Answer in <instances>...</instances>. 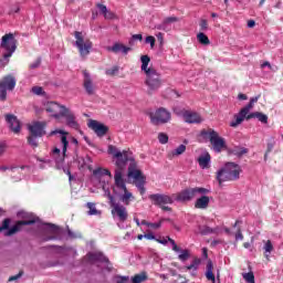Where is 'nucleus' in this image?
<instances>
[{
    "label": "nucleus",
    "mask_w": 283,
    "mask_h": 283,
    "mask_svg": "<svg viewBox=\"0 0 283 283\" xmlns=\"http://www.w3.org/2000/svg\"><path fill=\"white\" fill-rule=\"evenodd\" d=\"M251 118H258V120H260V123H263L264 125L269 123V116L260 112H254L247 116V120H251Z\"/></svg>",
    "instance_id": "29"
},
{
    "label": "nucleus",
    "mask_w": 283,
    "mask_h": 283,
    "mask_svg": "<svg viewBox=\"0 0 283 283\" xmlns=\"http://www.w3.org/2000/svg\"><path fill=\"white\" fill-rule=\"evenodd\" d=\"M74 36L76 39L75 48H77L80 56H82V59H86L90 52H92V41H90V39L85 40V38H83V32L81 31H75Z\"/></svg>",
    "instance_id": "8"
},
{
    "label": "nucleus",
    "mask_w": 283,
    "mask_h": 283,
    "mask_svg": "<svg viewBox=\"0 0 283 283\" xmlns=\"http://www.w3.org/2000/svg\"><path fill=\"white\" fill-rule=\"evenodd\" d=\"M128 178L134 179L135 187L139 190L140 196H145L147 189H145L146 178L143 171L136 169V163H132L128 167Z\"/></svg>",
    "instance_id": "5"
},
{
    "label": "nucleus",
    "mask_w": 283,
    "mask_h": 283,
    "mask_svg": "<svg viewBox=\"0 0 283 283\" xmlns=\"http://www.w3.org/2000/svg\"><path fill=\"white\" fill-rule=\"evenodd\" d=\"M31 92H33V94H35L36 96H41L43 94V87H41V86H33Z\"/></svg>",
    "instance_id": "50"
},
{
    "label": "nucleus",
    "mask_w": 283,
    "mask_h": 283,
    "mask_svg": "<svg viewBox=\"0 0 283 283\" xmlns=\"http://www.w3.org/2000/svg\"><path fill=\"white\" fill-rule=\"evenodd\" d=\"M144 238H146V240H156V235H154V233H146L144 234Z\"/></svg>",
    "instance_id": "58"
},
{
    "label": "nucleus",
    "mask_w": 283,
    "mask_h": 283,
    "mask_svg": "<svg viewBox=\"0 0 283 283\" xmlns=\"http://www.w3.org/2000/svg\"><path fill=\"white\" fill-rule=\"evenodd\" d=\"M253 109V103L249 102L248 105H245L238 115H234V120L230 123V127H238V125H241L244 122V118L247 120V116H249V112Z\"/></svg>",
    "instance_id": "15"
},
{
    "label": "nucleus",
    "mask_w": 283,
    "mask_h": 283,
    "mask_svg": "<svg viewBox=\"0 0 283 283\" xmlns=\"http://www.w3.org/2000/svg\"><path fill=\"white\" fill-rule=\"evenodd\" d=\"M248 28H255V21L254 20H250L248 22Z\"/></svg>",
    "instance_id": "64"
},
{
    "label": "nucleus",
    "mask_w": 283,
    "mask_h": 283,
    "mask_svg": "<svg viewBox=\"0 0 283 283\" xmlns=\"http://www.w3.org/2000/svg\"><path fill=\"white\" fill-rule=\"evenodd\" d=\"M197 41L201 43V45H210L211 43L209 36H207V34H205L203 32L197 34Z\"/></svg>",
    "instance_id": "36"
},
{
    "label": "nucleus",
    "mask_w": 283,
    "mask_h": 283,
    "mask_svg": "<svg viewBox=\"0 0 283 283\" xmlns=\"http://www.w3.org/2000/svg\"><path fill=\"white\" fill-rule=\"evenodd\" d=\"M210 199L207 196H201L198 198L195 202V208L196 209H207L209 207Z\"/></svg>",
    "instance_id": "30"
},
{
    "label": "nucleus",
    "mask_w": 283,
    "mask_h": 283,
    "mask_svg": "<svg viewBox=\"0 0 283 283\" xmlns=\"http://www.w3.org/2000/svg\"><path fill=\"white\" fill-rule=\"evenodd\" d=\"M115 158H117V160H116L117 169L115 170V176H116L117 172H119L120 178H123V170L125 169V167H127V160H129L128 157H127V151L124 150L122 153L120 157H115Z\"/></svg>",
    "instance_id": "22"
},
{
    "label": "nucleus",
    "mask_w": 283,
    "mask_h": 283,
    "mask_svg": "<svg viewBox=\"0 0 283 283\" xmlns=\"http://www.w3.org/2000/svg\"><path fill=\"white\" fill-rule=\"evenodd\" d=\"M0 48L6 50L7 53L3 54V59L8 60L14 52H17V39H14V34L7 33L2 36Z\"/></svg>",
    "instance_id": "9"
},
{
    "label": "nucleus",
    "mask_w": 283,
    "mask_h": 283,
    "mask_svg": "<svg viewBox=\"0 0 283 283\" xmlns=\"http://www.w3.org/2000/svg\"><path fill=\"white\" fill-rule=\"evenodd\" d=\"M41 66V57H38L33 63L29 65L30 70H36Z\"/></svg>",
    "instance_id": "51"
},
{
    "label": "nucleus",
    "mask_w": 283,
    "mask_h": 283,
    "mask_svg": "<svg viewBox=\"0 0 283 283\" xmlns=\"http://www.w3.org/2000/svg\"><path fill=\"white\" fill-rule=\"evenodd\" d=\"M201 136H209V140L217 154H220L222 149H227V142L214 129H203L201 130Z\"/></svg>",
    "instance_id": "7"
},
{
    "label": "nucleus",
    "mask_w": 283,
    "mask_h": 283,
    "mask_svg": "<svg viewBox=\"0 0 283 283\" xmlns=\"http://www.w3.org/2000/svg\"><path fill=\"white\" fill-rule=\"evenodd\" d=\"M147 272H142L139 274H135L133 277H132V282L133 283H143V282H147Z\"/></svg>",
    "instance_id": "34"
},
{
    "label": "nucleus",
    "mask_w": 283,
    "mask_h": 283,
    "mask_svg": "<svg viewBox=\"0 0 283 283\" xmlns=\"http://www.w3.org/2000/svg\"><path fill=\"white\" fill-rule=\"evenodd\" d=\"M273 147H274L273 143H269V144H268V148H266L265 151H266L268 154H271V153L273 151Z\"/></svg>",
    "instance_id": "60"
},
{
    "label": "nucleus",
    "mask_w": 283,
    "mask_h": 283,
    "mask_svg": "<svg viewBox=\"0 0 283 283\" xmlns=\"http://www.w3.org/2000/svg\"><path fill=\"white\" fill-rule=\"evenodd\" d=\"M149 200L153 202L155 207H159L161 211H171V207L166 205H174L176 200L174 195H165V193H153L148 196Z\"/></svg>",
    "instance_id": "6"
},
{
    "label": "nucleus",
    "mask_w": 283,
    "mask_h": 283,
    "mask_svg": "<svg viewBox=\"0 0 283 283\" xmlns=\"http://www.w3.org/2000/svg\"><path fill=\"white\" fill-rule=\"evenodd\" d=\"M17 87V78L12 75H7L0 81V101L8 98V92H12Z\"/></svg>",
    "instance_id": "12"
},
{
    "label": "nucleus",
    "mask_w": 283,
    "mask_h": 283,
    "mask_svg": "<svg viewBox=\"0 0 283 283\" xmlns=\"http://www.w3.org/2000/svg\"><path fill=\"white\" fill-rule=\"evenodd\" d=\"M199 25L202 32H205L206 30H209V22H207V20H201Z\"/></svg>",
    "instance_id": "52"
},
{
    "label": "nucleus",
    "mask_w": 283,
    "mask_h": 283,
    "mask_svg": "<svg viewBox=\"0 0 283 283\" xmlns=\"http://www.w3.org/2000/svg\"><path fill=\"white\" fill-rule=\"evenodd\" d=\"M263 250H264V258L269 260V258H271V252L273 251V243L271 242V240L265 241Z\"/></svg>",
    "instance_id": "35"
},
{
    "label": "nucleus",
    "mask_w": 283,
    "mask_h": 283,
    "mask_svg": "<svg viewBox=\"0 0 283 283\" xmlns=\"http://www.w3.org/2000/svg\"><path fill=\"white\" fill-rule=\"evenodd\" d=\"M140 61H142V72H145V74H147V72L156 71V69L154 67H148L149 63H151V57H149V55H142Z\"/></svg>",
    "instance_id": "27"
},
{
    "label": "nucleus",
    "mask_w": 283,
    "mask_h": 283,
    "mask_svg": "<svg viewBox=\"0 0 283 283\" xmlns=\"http://www.w3.org/2000/svg\"><path fill=\"white\" fill-rule=\"evenodd\" d=\"M6 154V145L0 144V156H3Z\"/></svg>",
    "instance_id": "62"
},
{
    "label": "nucleus",
    "mask_w": 283,
    "mask_h": 283,
    "mask_svg": "<svg viewBox=\"0 0 283 283\" xmlns=\"http://www.w3.org/2000/svg\"><path fill=\"white\" fill-rule=\"evenodd\" d=\"M168 242H170L171 247H172V251H175V253H180L178 255V260H180V262H187V260H189V258H191V252H189V250L187 249H180V247H178V244H176V241L171 238L168 237Z\"/></svg>",
    "instance_id": "18"
},
{
    "label": "nucleus",
    "mask_w": 283,
    "mask_h": 283,
    "mask_svg": "<svg viewBox=\"0 0 283 283\" xmlns=\"http://www.w3.org/2000/svg\"><path fill=\"white\" fill-rule=\"evenodd\" d=\"M87 258L90 262H105L106 264L109 262V259L101 252H90Z\"/></svg>",
    "instance_id": "26"
},
{
    "label": "nucleus",
    "mask_w": 283,
    "mask_h": 283,
    "mask_svg": "<svg viewBox=\"0 0 283 283\" xmlns=\"http://www.w3.org/2000/svg\"><path fill=\"white\" fill-rule=\"evenodd\" d=\"M242 169L235 163H228L222 169L217 172V180L219 185L227 181L240 180V172Z\"/></svg>",
    "instance_id": "1"
},
{
    "label": "nucleus",
    "mask_w": 283,
    "mask_h": 283,
    "mask_svg": "<svg viewBox=\"0 0 283 283\" xmlns=\"http://www.w3.org/2000/svg\"><path fill=\"white\" fill-rule=\"evenodd\" d=\"M199 167L201 169H207L209 167V164L211 163V155L207 153L206 155H202L198 158Z\"/></svg>",
    "instance_id": "31"
},
{
    "label": "nucleus",
    "mask_w": 283,
    "mask_h": 283,
    "mask_svg": "<svg viewBox=\"0 0 283 283\" xmlns=\"http://www.w3.org/2000/svg\"><path fill=\"white\" fill-rule=\"evenodd\" d=\"M12 222V220H10L9 218L4 219L2 221V226L0 227V233L4 232V235L7 238H10L11 235H14L15 233H19V231H21L22 227H28L30 224H35L36 220L34 219H30V220H20L17 221L13 227L10 228V223Z\"/></svg>",
    "instance_id": "3"
},
{
    "label": "nucleus",
    "mask_w": 283,
    "mask_h": 283,
    "mask_svg": "<svg viewBox=\"0 0 283 283\" xmlns=\"http://www.w3.org/2000/svg\"><path fill=\"white\" fill-rule=\"evenodd\" d=\"M82 160H83L82 167H86L90 171H92V157L86 156Z\"/></svg>",
    "instance_id": "45"
},
{
    "label": "nucleus",
    "mask_w": 283,
    "mask_h": 283,
    "mask_svg": "<svg viewBox=\"0 0 283 283\" xmlns=\"http://www.w3.org/2000/svg\"><path fill=\"white\" fill-rule=\"evenodd\" d=\"M49 231L52 235L49 237L48 240H55L56 235H59V227H56L55 224H50Z\"/></svg>",
    "instance_id": "40"
},
{
    "label": "nucleus",
    "mask_w": 283,
    "mask_h": 283,
    "mask_svg": "<svg viewBox=\"0 0 283 283\" xmlns=\"http://www.w3.org/2000/svg\"><path fill=\"white\" fill-rule=\"evenodd\" d=\"M206 277L210 282H216V275L213 274V262L211 260L207 263Z\"/></svg>",
    "instance_id": "32"
},
{
    "label": "nucleus",
    "mask_w": 283,
    "mask_h": 283,
    "mask_svg": "<svg viewBox=\"0 0 283 283\" xmlns=\"http://www.w3.org/2000/svg\"><path fill=\"white\" fill-rule=\"evenodd\" d=\"M46 126L48 124L45 122H34L32 125L28 126V129L32 136L43 138V136H45Z\"/></svg>",
    "instance_id": "17"
},
{
    "label": "nucleus",
    "mask_w": 283,
    "mask_h": 283,
    "mask_svg": "<svg viewBox=\"0 0 283 283\" xmlns=\"http://www.w3.org/2000/svg\"><path fill=\"white\" fill-rule=\"evenodd\" d=\"M199 231L201 233V235H209L211 233H216V229H212L209 226H202L199 228Z\"/></svg>",
    "instance_id": "41"
},
{
    "label": "nucleus",
    "mask_w": 283,
    "mask_h": 283,
    "mask_svg": "<svg viewBox=\"0 0 283 283\" xmlns=\"http://www.w3.org/2000/svg\"><path fill=\"white\" fill-rule=\"evenodd\" d=\"M192 264L198 269V266H200V259L199 258H195L192 260Z\"/></svg>",
    "instance_id": "61"
},
{
    "label": "nucleus",
    "mask_w": 283,
    "mask_h": 283,
    "mask_svg": "<svg viewBox=\"0 0 283 283\" xmlns=\"http://www.w3.org/2000/svg\"><path fill=\"white\" fill-rule=\"evenodd\" d=\"M106 76H116L118 74V66H113L105 71Z\"/></svg>",
    "instance_id": "46"
},
{
    "label": "nucleus",
    "mask_w": 283,
    "mask_h": 283,
    "mask_svg": "<svg viewBox=\"0 0 283 283\" xmlns=\"http://www.w3.org/2000/svg\"><path fill=\"white\" fill-rule=\"evenodd\" d=\"M97 8H98L101 14H104V17H107V7L105 4L98 3Z\"/></svg>",
    "instance_id": "53"
},
{
    "label": "nucleus",
    "mask_w": 283,
    "mask_h": 283,
    "mask_svg": "<svg viewBox=\"0 0 283 283\" xmlns=\"http://www.w3.org/2000/svg\"><path fill=\"white\" fill-rule=\"evenodd\" d=\"M107 52H113V54H118L122 52V54H127L132 52V48L125 46L123 43L116 42L113 46L106 48Z\"/></svg>",
    "instance_id": "25"
},
{
    "label": "nucleus",
    "mask_w": 283,
    "mask_h": 283,
    "mask_svg": "<svg viewBox=\"0 0 283 283\" xmlns=\"http://www.w3.org/2000/svg\"><path fill=\"white\" fill-rule=\"evenodd\" d=\"M88 127H90V129L95 132L96 135L99 137L105 136L107 134V132H109V127L105 126L104 124H101V122H98L96 119H91L88 122Z\"/></svg>",
    "instance_id": "19"
},
{
    "label": "nucleus",
    "mask_w": 283,
    "mask_h": 283,
    "mask_svg": "<svg viewBox=\"0 0 283 283\" xmlns=\"http://www.w3.org/2000/svg\"><path fill=\"white\" fill-rule=\"evenodd\" d=\"M150 229H160V227H163V221H159L157 223H149L148 226Z\"/></svg>",
    "instance_id": "55"
},
{
    "label": "nucleus",
    "mask_w": 283,
    "mask_h": 283,
    "mask_svg": "<svg viewBox=\"0 0 283 283\" xmlns=\"http://www.w3.org/2000/svg\"><path fill=\"white\" fill-rule=\"evenodd\" d=\"M169 23H178V17H168L164 19V25Z\"/></svg>",
    "instance_id": "48"
},
{
    "label": "nucleus",
    "mask_w": 283,
    "mask_h": 283,
    "mask_svg": "<svg viewBox=\"0 0 283 283\" xmlns=\"http://www.w3.org/2000/svg\"><path fill=\"white\" fill-rule=\"evenodd\" d=\"M158 140L161 145H167L169 143V136L165 133H159Z\"/></svg>",
    "instance_id": "44"
},
{
    "label": "nucleus",
    "mask_w": 283,
    "mask_h": 283,
    "mask_svg": "<svg viewBox=\"0 0 283 283\" xmlns=\"http://www.w3.org/2000/svg\"><path fill=\"white\" fill-rule=\"evenodd\" d=\"M56 134H61V143L63 145L62 151H63V156H65V154H67V146L70 145V142H67V132L65 130H61V129H55L52 130L50 133V136H56Z\"/></svg>",
    "instance_id": "24"
},
{
    "label": "nucleus",
    "mask_w": 283,
    "mask_h": 283,
    "mask_svg": "<svg viewBox=\"0 0 283 283\" xmlns=\"http://www.w3.org/2000/svg\"><path fill=\"white\" fill-rule=\"evenodd\" d=\"M83 76V87L86 94H88V96H92L94 94V83L92 82V75H90V72H87V70H84Z\"/></svg>",
    "instance_id": "20"
},
{
    "label": "nucleus",
    "mask_w": 283,
    "mask_h": 283,
    "mask_svg": "<svg viewBox=\"0 0 283 283\" xmlns=\"http://www.w3.org/2000/svg\"><path fill=\"white\" fill-rule=\"evenodd\" d=\"M132 39L133 41H143V34H134Z\"/></svg>",
    "instance_id": "59"
},
{
    "label": "nucleus",
    "mask_w": 283,
    "mask_h": 283,
    "mask_svg": "<svg viewBox=\"0 0 283 283\" xmlns=\"http://www.w3.org/2000/svg\"><path fill=\"white\" fill-rule=\"evenodd\" d=\"M145 43H149L150 48L154 49L156 45V38H154V35H148L145 39Z\"/></svg>",
    "instance_id": "47"
},
{
    "label": "nucleus",
    "mask_w": 283,
    "mask_h": 283,
    "mask_svg": "<svg viewBox=\"0 0 283 283\" xmlns=\"http://www.w3.org/2000/svg\"><path fill=\"white\" fill-rule=\"evenodd\" d=\"M242 277L247 283H255V275L253 274L252 271L243 273Z\"/></svg>",
    "instance_id": "42"
},
{
    "label": "nucleus",
    "mask_w": 283,
    "mask_h": 283,
    "mask_svg": "<svg viewBox=\"0 0 283 283\" xmlns=\"http://www.w3.org/2000/svg\"><path fill=\"white\" fill-rule=\"evenodd\" d=\"M23 276V270H21L17 275L10 276L9 282H14Z\"/></svg>",
    "instance_id": "54"
},
{
    "label": "nucleus",
    "mask_w": 283,
    "mask_h": 283,
    "mask_svg": "<svg viewBox=\"0 0 283 283\" xmlns=\"http://www.w3.org/2000/svg\"><path fill=\"white\" fill-rule=\"evenodd\" d=\"M235 241L239 242V240H244V234H242V229L237 228V232L234 233Z\"/></svg>",
    "instance_id": "49"
},
{
    "label": "nucleus",
    "mask_w": 283,
    "mask_h": 283,
    "mask_svg": "<svg viewBox=\"0 0 283 283\" xmlns=\"http://www.w3.org/2000/svg\"><path fill=\"white\" fill-rule=\"evenodd\" d=\"M207 193H209V189L207 188H186L180 192L172 193V198H175L177 202H191L193 198H198V196H207Z\"/></svg>",
    "instance_id": "2"
},
{
    "label": "nucleus",
    "mask_w": 283,
    "mask_h": 283,
    "mask_svg": "<svg viewBox=\"0 0 283 283\" xmlns=\"http://www.w3.org/2000/svg\"><path fill=\"white\" fill-rule=\"evenodd\" d=\"M149 116L153 125H165L171 120V113L165 107L158 108L155 113H150Z\"/></svg>",
    "instance_id": "13"
},
{
    "label": "nucleus",
    "mask_w": 283,
    "mask_h": 283,
    "mask_svg": "<svg viewBox=\"0 0 283 283\" xmlns=\"http://www.w3.org/2000/svg\"><path fill=\"white\" fill-rule=\"evenodd\" d=\"M108 200L112 207V211H111L112 216H114V218H117L119 222H127V218H129V212H127V208L114 201V196H112V193L109 192H108Z\"/></svg>",
    "instance_id": "10"
},
{
    "label": "nucleus",
    "mask_w": 283,
    "mask_h": 283,
    "mask_svg": "<svg viewBox=\"0 0 283 283\" xmlns=\"http://www.w3.org/2000/svg\"><path fill=\"white\" fill-rule=\"evenodd\" d=\"M185 151H187V146L185 144H181L177 148L168 153V158L171 160L178 156H182Z\"/></svg>",
    "instance_id": "28"
},
{
    "label": "nucleus",
    "mask_w": 283,
    "mask_h": 283,
    "mask_svg": "<svg viewBox=\"0 0 283 283\" xmlns=\"http://www.w3.org/2000/svg\"><path fill=\"white\" fill-rule=\"evenodd\" d=\"M44 109L45 112H48V114H51V116H53V118H61V112H63V109H67L66 106L61 105L56 102H46L44 104Z\"/></svg>",
    "instance_id": "14"
},
{
    "label": "nucleus",
    "mask_w": 283,
    "mask_h": 283,
    "mask_svg": "<svg viewBox=\"0 0 283 283\" xmlns=\"http://www.w3.org/2000/svg\"><path fill=\"white\" fill-rule=\"evenodd\" d=\"M129 282V276H119L116 283H127Z\"/></svg>",
    "instance_id": "56"
},
{
    "label": "nucleus",
    "mask_w": 283,
    "mask_h": 283,
    "mask_svg": "<svg viewBox=\"0 0 283 283\" xmlns=\"http://www.w3.org/2000/svg\"><path fill=\"white\" fill-rule=\"evenodd\" d=\"M6 120L9 124L10 129L11 132H13V134H19V132H21V122L17 118V116L12 114H7Z\"/></svg>",
    "instance_id": "21"
},
{
    "label": "nucleus",
    "mask_w": 283,
    "mask_h": 283,
    "mask_svg": "<svg viewBox=\"0 0 283 283\" xmlns=\"http://www.w3.org/2000/svg\"><path fill=\"white\" fill-rule=\"evenodd\" d=\"M115 185L117 189H122L124 193L119 197V200L126 205V207H129L132 200H135V197L129 190H127V186L125 185V179L120 177V172H116L115 175Z\"/></svg>",
    "instance_id": "11"
},
{
    "label": "nucleus",
    "mask_w": 283,
    "mask_h": 283,
    "mask_svg": "<svg viewBox=\"0 0 283 283\" xmlns=\"http://www.w3.org/2000/svg\"><path fill=\"white\" fill-rule=\"evenodd\" d=\"M238 98H239V101H247V98H249V97L245 94L240 93L238 95Z\"/></svg>",
    "instance_id": "63"
},
{
    "label": "nucleus",
    "mask_w": 283,
    "mask_h": 283,
    "mask_svg": "<svg viewBox=\"0 0 283 283\" xmlns=\"http://www.w3.org/2000/svg\"><path fill=\"white\" fill-rule=\"evenodd\" d=\"M39 136H34V135H31L29 134L27 140H28V144L33 148V149H36V147H39V140H38Z\"/></svg>",
    "instance_id": "38"
},
{
    "label": "nucleus",
    "mask_w": 283,
    "mask_h": 283,
    "mask_svg": "<svg viewBox=\"0 0 283 283\" xmlns=\"http://www.w3.org/2000/svg\"><path fill=\"white\" fill-rule=\"evenodd\" d=\"M145 85L147 86L148 96H153L163 87V78H160L158 71H147Z\"/></svg>",
    "instance_id": "4"
},
{
    "label": "nucleus",
    "mask_w": 283,
    "mask_h": 283,
    "mask_svg": "<svg viewBox=\"0 0 283 283\" xmlns=\"http://www.w3.org/2000/svg\"><path fill=\"white\" fill-rule=\"evenodd\" d=\"M157 40L159 41V43L163 45L164 41H165V34L163 33H157Z\"/></svg>",
    "instance_id": "57"
},
{
    "label": "nucleus",
    "mask_w": 283,
    "mask_h": 283,
    "mask_svg": "<svg viewBox=\"0 0 283 283\" xmlns=\"http://www.w3.org/2000/svg\"><path fill=\"white\" fill-rule=\"evenodd\" d=\"M61 118H65L67 127H72V129H78L80 125L76 120V115L70 108H63L61 112Z\"/></svg>",
    "instance_id": "16"
},
{
    "label": "nucleus",
    "mask_w": 283,
    "mask_h": 283,
    "mask_svg": "<svg viewBox=\"0 0 283 283\" xmlns=\"http://www.w3.org/2000/svg\"><path fill=\"white\" fill-rule=\"evenodd\" d=\"M184 120L185 123H189V124H200L202 123V117L198 113L185 111Z\"/></svg>",
    "instance_id": "23"
},
{
    "label": "nucleus",
    "mask_w": 283,
    "mask_h": 283,
    "mask_svg": "<svg viewBox=\"0 0 283 283\" xmlns=\"http://www.w3.org/2000/svg\"><path fill=\"white\" fill-rule=\"evenodd\" d=\"M93 176H95V178H101V176H109V178H112V172L109 169L97 168L93 170Z\"/></svg>",
    "instance_id": "33"
},
{
    "label": "nucleus",
    "mask_w": 283,
    "mask_h": 283,
    "mask_svg": "<svg viewBox=\"0 0 283 283\" xmlns=\"http://www.w3.org/2000/svg\"><path fill=\"white\" fill-rule=\"evenodd\" d=\"M230 154H232L233 156H238L239 158H242L244 154H249V149L235 147L232 150H230Z\"/></svg>",
    "instance_id": "37"
},
{
    "label": "nucleus",
    "mask_w": 283,
    "mask_h": 283,
    "mask_svg": "<svg viewBox=\"0 0 283 283\" xmlns=\"http://www.w3.org/2000/svg\"><path fill=\"white\" fill-rule=\"evenodd\" d=\"M107 151H108V154H109L111 156H114V158H120V156H122V154H123V153H120V150H118V148H116V146H114V145H109Z\"/></svg>",
    "instance_id": "39"
},
{
    "label": "nucleus",
    "mask_w": 283,
    "mask_h": 283,
    "mask_svg": "<svg viewBox=\"0 0 283 283\" xmlns=\"http://www.w3.org/2000/svg\"><path fill=\"white\" fill-rule=\"evenodd\" d=\"M86 207L88 209V216H98V210L96 209L95 203L87 202Z\"/></svg>",
    "instance_id": "43"
}]
</instances>
